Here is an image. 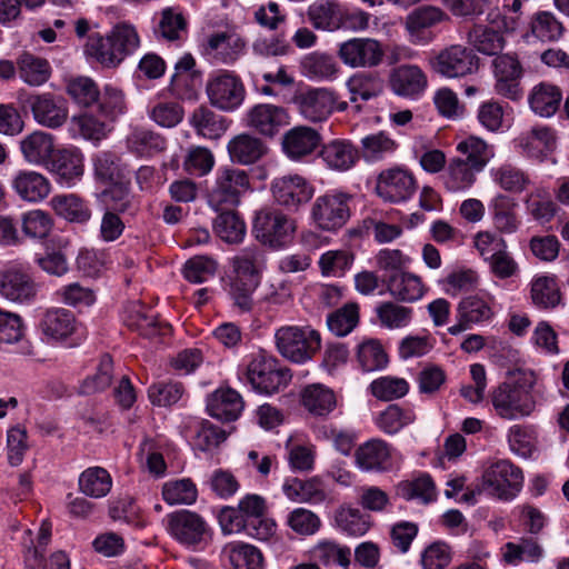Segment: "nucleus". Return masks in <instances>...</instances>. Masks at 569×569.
<instances>
[{
  "label": "nucleus",
  "instance_id": "f257e3e1",
  "mask_svg": "<svg viewBox=\"0 0 569 569\" xmlns=\"http://www.w3.org/2000/svg\"><path fill=\"white\" fill-rule=\"evenodd\" d=\"M535 385L532 372H519L497 386L490 393L497 416L506 420L530 416L536 409Z\"/></svg>",
  "mask_w": 569,
  "mask_h": 569
},
{
  "label": "nucleus",
  "instance_id": "f03ea898",
  "mask_svg": "<svg viewBox=\"0 0 569 569\" xmlns=\"http://www.w3.org/2000/svg\"><path fill=\"white\" fill-rule=\"evenodd\" d=\"M232 276L230 279V295L242 311L252 308V293L260 282L264 266L263 256L257 247L241 249L230 259Z\"/></svg>",
  "mask_w": 569,
  "mask_h": 569
},
{
  "label": "nucleus",
  "instance_id": "7ed1b4c3",
  "mask_svg": "<svg viewBox=\"0 0 569 569\" xmlns=\"http://www.w3.org/2000/svg\"><path fill=\"white\" fill-rule=\"evenodd\" d=\"M279 353L291 362L305 363L321 348L320 333L311 327L283 326L274 333Z\"/></svg>",
  "mask_w": 569,
  "mask_h": 569
},
{
  "label": "nucleus",
  "instance_id": "20e7f679",
  "mask_svg": "<svg viewBox=\"0 0 569 569\" xmlns=\"http://www.w3.org/2000/svg\"><path fill=\"white\" fill-rule=\"evenodd\" d=\"M481 488L478 492L488 495L501 500H512L521 490L523 485L522 470L511 461L502 459L490 463L482 472Z\"/></svg>",
  "mask_w": 569,
  "mask_h": 569
},
{
  "label": "nucleus",
  "instance_id": "39448f33",
  "mask_svg": "<svg viewBox=\"0 0 569 569\" xmlns=\"http://www.w3.org/2000/svg\"><path fill=\"white\" fill-rule=\"evenodd\" d=\"M244 376L254 390L271 395L287 387L291 372L279 366L278 360L266 353H257L248 363Z\"/></svg>",
  "mask_w": 569,
  "mask_h": 569
},
{
  "label": "nucleus",
  "instance_id": "423d86ee",
  "mask_svg": "<svg viewBox=\"0 0 569 569\" xmlns=\"http://www.w3.org/2000/svg\"><path fill=\"white\" fill-rule=\"evenodd\" d=\"M250 189V178L247 171L224 166L216 172V180L208 194V202L214 210L223 207H236L240 198Z\"/></svg>",
  "mask_w": 569,
  "mask_h": 569
},
{
  "label": "nucleus",
  "instance_id": "0eeeda50",
  "mask_svg": "<svg viewBox=\"0 0 569 569\" xmlns=\"http://www.w3.org/2000/svg\"><path fill=\"white\" fill-rule=\"evenodd\" d=\"M211 106L222 111H233L246 98V88L241 78L232 71L218 70L211 73L206 84Z\"/></svg>",
  "mask_w": 569,
  "mask_h": 569
},
{
  "label": "nucleus",
  "instance_id": "6e6552de",
  "mask_svg": "<svg viewBox=\"0 0 569 569\" xmlns=\"http://www.w3.org/2000/svg\"><path fill=\"white\" fill-rule=\"evenodd\" d=\"M252 231L262 244L280 248L290 241L296 221L278 209H262L256 214Z\"/></svg>",
  "mask_w": 569,
  "mask_h": 569
},
{
  "label": "nucleus",
  "instance_id": "1a4fd4ad",
  "mask_svg": "<svg viewBox=\"0 0 569 569\" xmlns=\"http://www.w3.org/2000/svg\"><path fill=\"white\" fill-rule=\"evenodd\" d=\"M351 196L341 191H331L316 198L311 206V219L325 231L342 228L350 218Z\"/></svg>",
  "mask_w": 569,
  "mask_h": 569
},
{
  "label": "nucleus",
  "instance_id": "9d476101",
  "mask_svg": "<svg viewBox=\"0 0 569 569\" xmlns=\"http://www.w3.org/2000/svg\"><path fill=\"white\" fill-rule=\"evenodd\" d=\"M167 530L180 543L198 546L207 541L210 529L197 512L182 509L167 516Z\"/></svg>",
  "mask_w": 569,
  "mask_h": 569
},
{
  "label": "nucleus",
  "instance_id": "9b49d317",
  "mask_svg": "<svg viewBox=\"0 0 569 569\" xmlns=\"http://www.w3.org/2000/svg\"><path fill=\"white\" fill-rule=\"evenodd\" d=\"M27 104L34 121L48 129H59L69 119L68 101L52 92L30 94Z\"/></svg>",
  "mask_w": 569,
  "mask_h": 569
},
{
  "label": "nucleus",
  "instance_id": "f8f14e48",
  "mask_svg": "<svg viewBox=\"0 0 569 569\" xmlns=\"http://www.w3.org/2000/svg\"><path fill=\"white\" fill-rule=\"evenodd\" d=\"M492 70L496 79V92L512 101L520 100L523 96L521 79L522 66L517 56L505 53L492 60Z\"/></svg>",
  "mask_w": 569,
  "mask_h": 569
},
{
  "label": "nucleus",
  "instance_id": "ddd939ff",
  "mask_svg": "<svg viewBox=\"0 0 569 569\" xmlns=\"http://www.w3.org/2000/svg\"><path fill=\"white\" fill-rule=\"evenodd\" d=\"M338 57L351 68H375L382 63V43L373 38H352L339 46Z\"/></svg>",
  "mask_w": 569,
  "mask_h": 569
},
{
  "label": "nucleus",
  "instance_id": "4468645a",
  "mask_svg": "<svg viewBox=\"0 0 569 569\" xmlns=\"http://www.w3.org/2000/svg\"><path fill=\"white\" fill-rule=\"evenodd\" d=\"M274 201L289 210H298L315 193L313 186L298 173L274 178L270 187Z\"/></svg>",
  "mask_w": 569,
  "mask_h": 569
},
{
  "label": "nucleus",
  "instance_id": "2eb2a0df",
  "mask_svg": "<svg viewBox=\"0 0 569 569\" xmlns=\"http://www.w3.org/2000/svg\"><path fill=\"white\" fill-rule=\"evenodd\" d=\"M478 61V57L470 49L453 44L439 52L432 68L447 78H458L476 72L479 68Z\"/></svg>",
  "mask_w": 569,
  "mask_h": 569
},
{
  "label": "nucleus",
  "instance_id": "dca6fc26",
  "mask_svg": "<svg viewBox=\"0 0 569 569\" xmlns=\"http://www.w3.org/2000/svg\"><path fill=\"white\" fill-rule=\"evenodd\" d=\"M238 507L248 522L249 536L266 541L276 533V522L267 517V501L256 493L246 495Z\"/></svg>",
  "mask_w": 569,
  "mask_h": 569
},
{
  "label": "nucleus",
  "instance_id": "f3484780",
  "mask_svg": "<svg viewBox=\"0 0 569 569\" xmlns=\"http://www.w3.org/2000/svg\"><path fill=\"white\" fill-rule=\"evenodd\" d=\"M295 103L306 120L321 122L335 111L337 94L328 88H311L297 94Z\"/></svg>",
  "mask_w": 569,
  "mask_h": 569
},
{
  "label": "nucleus",
  "instance_id": "a211bd4d",
  "mask_svg": "<svg viewBox=\"0 0 569 569\" xmlns=\"http://www.w3.org/2000/svg\"><path fill=\"white\" fill-rule=\"evenodd\" d=\"M376 189L382 199L390 202H401L416 192L417 183L411 172L393 168L383 170L379 174Z\"/></svg>",
  "mask_w": 569,
  "mask_h": 569
},
{
  "label": "nucleus",
  "instance_id": "6ab92c4d",
  "mask_svg": "<svg viewBox=\"0 0 569 569\" xmlns=\"http://www.w3.org/2000/svg\"><path fill=\"white\" fill-rule=\"evenodd\" d=\"M248 126L258 133L272 138L289 123L286 108L272 103L253 106L247 114Z\"/></svg>",
  "mask_w": 569,
  "mask_h": 569
},
{
  "label": "nucleus",
  "instance_id": "aec40b11",
  "mask_svg": "<svg viewBox=\"0 0 569 569\" xmlns=\"http://www.w3.org/2000/svg\"><path fill=\"white\" fill-rule=\"evenodd\" d=\"M321 140V134L316 129L297 126L283 134L281 147L290 160L302 161L318 149Z\"/></svg>",
  "mask_w": 569,
  "mask_h": 569
},
{
  "label": "nucleus",
  "instance_id": "412c9836",
  "mask_svg": "<svg viewBox=\"0 0 569 569\" xmlns=\"http://www.w3.org/2000/svg\"><path fill=\"white\" fill-rule=\"evenodd\" d=\"M355 461L365 472H385L392 467L391 446L382 439H370L356 449Z\"/></svg>",
  "mask_w": 569,
  "mask_h": 569
},
{
  "label": "nucleus",
  "instance_id": "4be33fe9",
  "mask_svg": "<svg viewBox=\"0 0 569 569\" xmlns=\"http://www.w3.org/2000/svg\"><path fill=\"white\" fill-rule=\"evenodd\" d=\"M38 284L19 269H9L0 276V295L12 302L28 303L36 299Z\"/></svg>",
  "mask_w": 569,
  "mask_h": 569
},
{
  "label": "nucleus",
  "instance_id": "5701e85b",
  "mask_svg": "<svg viewBox=\"0 0 569 569\" xmlns=\"http://www.w3.org/2000/svg\"><path fill=\"white\" fill-rule=\"evenodd\" d=\"M200 83V72L196 70V60L187 53L174 66L169 91L178 99L191 100L196 98Z\"/></svg>",
  "mask_w": 569,
  "mask_h": 569
},
{
  "label": "nucleus",
  "instance_id": "b1692460",
  "mask_svg": "<svg viewBox=\"0 0 569 569\" xmlns=\"http://www.w3.org/2000/svg\"><path fill=\"white\" fill-rule=\"evenodd\" d=\"M450 21V17L439 7L421 6L413 9L405 20V29L413 42L429 41L426 30L442 22Z\"/></svg>",
  "mask_w": 569,
  "mask_h": 569
},
{
  "label": "nucleus",
  "instance_id": "393cba45",
  "mask_svg": "<svg viewBox=\"0 0 569 569\" xmlns=\"http://www.w3.org/2000/svg\"><path fill=\"white\" fill-rule=\"evenodd\" d=\"M57 176L60 183L73 186L84 172L83 157L77 149H58L46 167Z\"/></svg>",
  "mask_w": 569,
  "mask_h": 569
},
{
  "label": "nucleus",
  "instance_id": "a878e982",
  "mask_svg": "<svg viewBox=\"0 0 569 569\" xmlns=\"http://www.w3.org/2000/svg\"><path fill=\"white\" fill-rule=\"evenodd\" d=\"M282 490L288 499L297 503L319 505L328 497L325 481L318 476L287 479Z\"/></svg>",
  "mask_w": 569,
  "mask_h": 569
},
{
  "label": "nucleus",
  "instance_id": "bb28decb",
  "mask_svg": "<svg viewBox=\"0 0 569 569\" xmlns=\"http://www.w3.org/2000/svg\"><path fill=\"white\" fill-rule=\"evenodd\" d=\"M428 84L426 73L415 64H402L389 76L391 90L400 97L415 98L423 92Z\"/></svg>",
  "mask_w": 569,
  "mask_h": 569
},
{
  "label": "nucleus",
  "instance_id": "cd10ccee",
  "mask_svg": "<svg viewBox=\"0 0 569 569\" xmlns=\"http://www.w3.org/2000/svg\"><path fill=\"white\" fill-rule=\"evenodd\" d=\"M244 407L241 395L230 387L219 388L207 399L209 415L222 421H234Z\"/></svg>",
  "mask_w": 569,
  "mask_h": 569
},
{
  "label": "nucleus",
  "instance_id": "c85d7f7f",
  "mask_svg": "<svg viewBox=\"0 0 569 569\" xmlns=\"http://www.w3.org/2000/svg\"><path fill=\"white\" fill-rule=\"evenodd\" d=\"M23 159L34 166L49 164L54 153V138L51 133L36 130L20 141Z\"/></svg>",
  "mask_w": 569,
  "mask_h": 569
},
{
  "label": "nucleus",
  "instance_id": "c756f323",
  "mask_svg": "<svg viewBox=\"0 0 569 569\" xmlns=\"http://www.w3.org/2000/svg\"><path fill=\"white\" fill-rule=\"evenodd\" d=\"M12 189L24 201L39 202L46 199L50 191V181L41 173L32 170H21L12 179Z\"/></svg>",
  "mask_w": 569,
  "mask_h": 569
},
{
  "label": "nucleus",
  "instance_id": "7c9ffc66",
  "mask_svg": "<svg viewBox=\"0 0 569 569\" xmlns=\"http://www.w3.org/2000/svg\"><path fill=\"white\" fill-rule=\"evenodd\" d=\"M517 202L505 193L496 194L489 204L495 229L502 234L517 232L520 219L517 214Z\"/></svg>",
  "mask_w": 569,
  "mask_h": 569
},
{
  "label": "nucleus",
  "instance_id": "2f4dec72",
  "mask_svg": "<svg viewBox=\"0 0 569 569\" xmlns=\"http://www.w3.org/2000/svg\"><path fill=\"white\" fill-rule=\"evenodd\" d=\"M227 149L231 161L243 166L256 163L268 151L261 139L249 133H241L232 138L228 142Z\"/></svg>",
  "mask_w": 569,
  "mask_h": 569
},
{
  "label": "nucleus",
  "instance_id": "473e14b6",
  "mask_svg": "<svg viewBox=\"0 0 569 569\" xmlns=\"http://www.w3.org/2000/svg\"><path fill=\"white\" fill-rule=\"evenodd\" d=\"M492 316L489 305L478 297H467L462 299L457 307V323L451 326L448 331L451 335H458L471 325L486 321Z\"/></svg>",
  "mask_w": 569,
  "mask_h": 569
},
{
  "label": "nucleus",
  "instance_id": "72a5a7b5",
  "mask_svg": "<svg viewBox=\"0 0 569 569\" xmlns=\"http://www.w3.org/2000/svg\"><path fill=\"white\" fill-rule=\"evenodd\" d=\"M320 156L326 164L336 171H348L359 160V151L349 140L336 139L321 149Z\"/></svg>",
  "mask_w": 569,
  "mask_h": 569
},
{
  "label": "nucleus",
  "instance_id": "f704fd0d",
  "mask_svg": "<svg viewBox=\"0 0 569 569\" xmlns=\"http://www.w3.org/2000/svg\"><path fill=\"white\" fill-rule=\"evenodd\" d=\"M148 309L140 301L129 302L124 307L123 322L126 326L146 338H152L163 333L167 326H161L153 315L148 313Z\"/></svg>",
  "mask_w": 569,
  "mask_h": 569
},
{
  "label": "nucleus",
  "instance_id": "c9c22d12",
  "mask_svg": "<svg viewBox=\"0 0 569 569\" xmlns=\"http://www.w3.org/2000/svg\"><path fill=\"white\" fill-rule=\"evenodd\" d=\"M561 100L562 92L560 88L545 81L536 84L528 96L530 109L543 118L553 116L558 111Z\"/></svg>",
  "mask_w": 569,
  "mask_h": 569
},
{
  "label": "nucleus",
  "instance_id": "e433bc0d",
  "mask_svg": "<svg viewBox=\"0 0 569 569\" xmlns=\"http://www.w3.org/2000/svg\"><path fill=\"white\" fill-rule=\"evenodd\" d=\"M42 333L53 340H64L76 330L74 315L63 308L47 310L41 319Z\"/></svg>",
  "mask_w": 569,
  "mask_h": 569
},
{
  "label": "nucleus",
  "instance_id": "4c0bfd02",
  "mask_svg": "<svg viewBox=\"0 0 569 569\" xmlns=\"http://www.w3.org/2000/svg\"><path fill=\"white\" fill-rule=\"evenodd\" d=\"M456 149L460 153L457 158L478 172H481L495 157L493 147L475 136L461 140Z\"/></svg>",
  "mask_w": 569,
  "mask_h": 569
},
{
  "label": "nucleus",
  "instance_id": "58836bf2",
  "mask_svg": "<svg viewBox=\"0 0 569 569\" xmlns=\"http://www.w3.org/2000/svg\"><path fill=\"white\" fill-rule=\"evenodd\" d=\"M490 178L501 190L510 193H521L531 183L528 172L510 162L492 167Z\"/></svg>",
  "mask_w": 569,
  "mask_h": 569
},
{
  "label": "nucleus",
  "instance_id": "ea45409f",
  "mask_svg": "<svg viewBox=\"0 0 569 569\" xmlns=\"http://www.w3.org/2000/svg\"><path fill=\"white\" fill-rule=\"evenodd\" d=\"M342 8L336 0H317L309 6L307 14L315 28L335 31L341 28Z\"/></svg>",
  "mask_w": 569,
  "mask_h": 569
},
{
  "label": "nucleus",
  "instance_id": "a19ab883",
  "mask_svg": "<svg viewBox=\"0 0 569 569\" xmlns=\"http://www.w3.org/2000/svg\"><path fill=\"white\" fill-rule=\"evenodd\" d=\"M233 569H263V557L258 548L244 542L227 543L221 550Z\"/></svg>",
  "mask_w": 569,
  "mask_h": 569
},
{
  "label": "nucleus",
  "instance_id": "79ce46f5",
  "mask_svg": "<svg viewBox=\"0 0 569 569\" xmlns=\"http://www.w3.org/2000/svg\"><path fill=\"white\" fill-rule=\"evenodd\" d=\"M388 291L399 301L415 302L422 298L426 287L420 277L410 272H396L388 280Z\"/></svg>",
  "mask_w": 569,
  "mask_h": 569
},
{
  "label": "nucleus",
  "instance_id": "37998d69",
  "mask_svg": "<svg viewBox=\"0 0 569 569\" xmlns=\"http://www.w3.org/2000/svg\"><path fill=\"white\" fill-rule=\"evenodd\" d=\"M301 402L307 411L313 416H327L337 405L335 392L320 383L306 387L301 392Z\"/></svg>",
  "mask_w": 569,
  "mask_h": 569
},
{
  "label": "nucleus",
  "instance_id": "c03bdc74",
  "mask_svg": "<svg viewBox=\"0 0 569 569\" xmlns=\"http://www.w3.org/2000/svg\"><path fill=\"white\" fill-rule=\"evenodd\" d=\"M478 173L461 159L452 158L449 160L441 180L449 192H462L475 184Z\"/></svg>",
  "mask_w": 569,
  "mask_h": 569
},
{
  "label": "nucleus",
  "instance_id": "a18cd8bd",
  "mask_svg": "<svg viewBox=\"0 0 569 569\" xmlns=\"http://www.w3.org/2000/svg\"><path fill=\"white\" fill-rule=\"evenodd\" d=\"M113 43V57L117 67L128 57L133 54L140 47L141 40L136 27L128 22H119L110 30Z\"/></svg>",
  "mask_w": 569,
  "mask_h": 569
},
{
  "label": "nucleus",
  "instance_id": "49530a36",
  "mask_svg": "<svg viewBox=\"0 0 569 569\" xmlns=\"http://www.w3.org/2000/svg\"><path fill=\"white\" fill-rule=\"evenodd\" d=\"M233 207H223L213 221V229L218 237L228 243H239L246 234V224Z\"/></svg>",
  "mask_w": 569,
  "mask_h": 569
},
{
  "label": "nucleus",
  "instance_id": "de8ad7c7",
  "mask_svg": "<svg viewBox=\"0 0 569 569\" xmlns=\"http://www.w3.org/2000/svg\"><path fill=\"white\" fill-rule=\"evenodd\" d=\"M190 123L198 134L208 139L220 138L228 128L227 120L206 106L192 112Z\"/></svg>",
  "mask_w": 569,
  "mask_h": 569
},
{
  "label": "nucleus",
  "instance_id": "09e8293b",
  "mask_svg": "<svg viewBox=\"0 0 569 569\" xmlns=\"http://www.w3.org/2000/svg\"><path fill=\"white\" fill-rule=\"evenodd\" d=\"M54 212L71 222L83 223L91 217L88 204L77 194H57L50 200Z\"/></svg>",
  "mask_w": 569,
  "mask_h": 569
},
{
  "label": "nucleus",
  "instance_id": "8fccbe9b",
  "mask_svg": "<svg viewBox=\"0 0 569 569\" xmlns=\"http://www.w3.org/2000/svg\"><path fill=\"white\" fill-rule=\"evenodd\" d=\"M18 72L23 82L38 87L49 80L51 68L46 59L24 52L18 59Z\"/></svg>",
  "mask_w": 569,
  "mask_h": 569
},
{
  "label": "nucleus",
  "instance_id": "3c124183",
  "mask_svg": "<svg viewBox=\"0 0 569 569\" xmlns=\"http://www.w3.org/2000/svg\"><path fill=\"white\" fill-rule=\"evenodd\" d=\"M531 34L542 42H555L565 33L563 23L550 11H538L530 19Z\"/></svg>",
  "mask_w": 569,
  "mask_h": 569
},
{
  "label": "nucleus",
  "instance_id": "603ef678",
  "mask_svg": "<svg viewBox=\"0 0 569 569\" xmlns=\"http://www.w3.org/2000/svg\"><path fill=\"white\" fill-rule=\"evenodd\" d=\"M208 47L223 63L234 62L243 52L244 41L237 34L219 32L210 36Z\"/></svg>",
  "mask_w": 569,
  "mask_h": 569
},
{
  "label": "nucleus",
  "instance_id": "864d4df0",
  "mask_svg": "<svg viewBox=\"0 0 569 569\" xmlns=\"http://www.w3.org/2000/svg\"><path fill=\"white\" fill-rule=\"evenodd\" d=\"M301 70L309 79L331 80L338 74L339 67L332 56L312 52L301 60Z\"/></svg>",
  "mask_w": 569,
  "mask_h": 569
},
{
  "label": "nucleus",
  "instance_id": "5fc2aeb1",
  "mask_svg": "<svg viewBox=\"0 0 569 569\" xmlns=\"http://www.w3.org/2000/svg\"><path fill=\"white\" fill-rule=\"evenodd\" d=\"M469 42L480 53L486 56H500L506 46V39L497 30L485 26H475L469 32Z\"/></svg>",
  "mask_w": 569,
  "mask_h": 569
},
{
  "label": "nucleus",
  "instance_id": "6e6d98bb",
  "mask_svg": "<svg viewBox=\"0 0 569 569\" xmlns=\"http://www.w3.org/2000/svg\"><path fill=\"white\" fill-rule=\"evenodd\" d=\"M532 302L542 309H552L561 301V293L557 280L552 276H540L531 282Z\"/></svg>",
  "mask_w": 569,
  "mask_h": 569
},
{
  "label": "nucleus",
  "instance_id": "4d7b16f0",
  "mask_svg": "<svg viewBox=\"0 0 569 569\" xmlns=\"http://www.w3.org/2000/svg\"><path fill=\"white\" fill-rule=\"evenodd\" d=\"M111 487V476L101 467L88 468L79 477L80 491L92 498H102L107 496Z\"/></svg>",
  "mask_w": 569,
  "mask_h": 569
},
{
  "label": "nucleus",
  "instance_id": "13d9d810",
  "mask_svg": "<svg viewBox=\"0 0 569 569\" xmlns=\"http://www.w3.org/2000/svg\"><path fill=\"white\" fill-rule=\"evenodd\" d=\"M161 495L170 506L192 505L198 498V489L190 478L174 479L162 485Z\"/></svg>",
  "mask_w": 569,
  "mask_h": 569
},
{
  "label": "nucleus",
  "instance_id": "bf43d9fd",
  "mask_svg": "<svg viewBox=\"0 0 569 569\" xmlns=\"http://www.w3.org/2000/svg\"><path fill=\"white\" fill-rule=\"evenodd\" d=\"M347 88L351 102H357L359 99L368 101L382 92V81L376 74L360 72L349 78Z\"/></svg>",
  "mask_w": 569,
  "mask_h": 569
},
{
  "label": "nucleus",
  "instance_id": "052dcab7",
  "mask_svg": "<svg viewBox=\"0 0 569 569\" xmlns=\"http://www.w3.org/2000/svg\"><path fill=\"white\" fill-rule=\"evenodd\" d=\"M416 420V415L410 408L399 405H389L379 413L376 422L380 430L387 435H395Z\"/></svg>",
  "mask_w": 569,
  "mask_h": 569
},
{
  "label": "nucleus",
  "instance_id": "680f3d73",
  "mask_svg": "<svg viewBox=\"0 0 569 569\" xmlns=\"http://www.w3.org/2000/svg\"><path fill=\"white\" fill-rule=\"evenodd\" d=\"M94 176L99 181L116 183L126 177V166L121 159L112 152H99L93 158Z\"/></svg>",
  "mask_w": 569,
  "mask_h": 569
},
{
  "label": "nucleus",
  "instance_id": "e2e57ef3",
  "mask_svg": "<svg viewBox=\"0 0 569 569\" xmlns=\"http://www.w3.org/2000/svg\"><path fill=\"white\" fill-rule=\"evenodd\" d=\"M377 318L387 329H400L407 327L411 320L413 310L395 301H383L376 308Z\"/></svg>",
  "mask_w": 569,
  "mask_h": 569
},
{
  "label": "nucleus",
  "instance_id": "0e129e2a",
  "mask_svg": "<svg viewBox=\"0 0 569 569\" xmlns=\"http://www.w3.org/2000/svg\"><path fill=\"white\" fill-rule=\"evenodd\" d=\"M84 53L106 68H116L117 60L113 57V43L110 32L101 36L98 32L91 33L84 44Z\"/></svg>",
  "mask_w": 569,
  "mask_h": 569
},
{
  "label": "nucleus",
  "instance_id": "69168bd1",
  "mask_svg": "<svg viewBox=\"0 0 569 569\" xmlns=\"http://www.w3.org/2000/svg\"><path fill=\"white\" fill-rule=\"evenodd\" d=\"M357 360L365 371L383 369L388 363V355L378 339H366L357 348Z\"/></svg>",
  "mask_w": 569,
  "mask_h": 569
},
{
  "label": "nucleus",
  "instance_id": "338daca9",
  "mask_svg": "<svg viewBox=\"0 0 569 569\" xmlns=\"http://www.w3.org/2000/svg\"><path fill=\"white\" fill-rule=\"evenodd\" d=\"M359 322V306L355 302L346 303L328 316L329 330L338 337L350 333Z\"/></svg>",
  "mask_w": 569,
  "mask_h": 569
},
{
  "label": "nucleus",
  "instance_id": "774afa93",
  "mask_svg": "<svg viewBox=\"0 0 569 569\" xmlns=\"http://www.w3.org/2000/svg\"><path fill=\"white\" fill-rule=\"evenodd\" d=\"M101 202L108 211L122 213L132 208L133 196L128 182L119 181L100 193Z\"/></svg>",
  "mask_w": 569,
  "mask_h": 569
}]
</instances>
